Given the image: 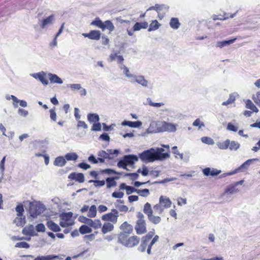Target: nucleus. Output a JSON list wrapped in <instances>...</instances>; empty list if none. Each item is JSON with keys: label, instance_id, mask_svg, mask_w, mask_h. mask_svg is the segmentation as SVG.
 I'll return each mask as SVG.
<instances>
[{"label": "nucleus", "instance_id": "nucleus-1", "mask_svg": "<svg viewBox=\"0 0 260 260\" xmlns=\"http://www.w3.org/2000/svg\"><path fill=\"white\" fill-rule=\"evenodd\" d=\"M162 146L167 149V152H164L166 150L163 148H152L140 153V159L143 162H149L155 160H162L169 157V146L162 145Z\"/></svg>", "mask_w": 260, "mask_h": 260}, {"label": "nucleus", "instance_id": "nucleus-2", "mask_svg": "<svg viewBox=\"0 0 260 260\" xmlns=\"http://www.w3.org/2000/svg\"><path fill=\"white\" fill-rule=\"evenodd\" d=\"M153 125H151L149 131L151 132H168L170 133L175 132L177 130V124L167 122L166 121H161L157 122V128L156 131H152L151 128Z\"/></svg>", "mask_w": 260, "mask_h": 260}, {"label": "nucleus", "instance_id": "nucleus-3", "mask_svg": "<svg viewBox=\"0 0 260 260\" xmlns=\"http://www.w3.org/2000/svg\"><path fill=\"white\" fill-rule=\"evenodd\" d=\"M45 206L40 203L30 204L29 213L31 217H37L45 210Z\"/></svg>", "mask_w": 260, "mask_h": 260}, {"label": "nucleus", "instance_id": "nucleus-4", "mask_svg": "<svg viewBox=\"0 0 260 260\" xmlns=\"http://www.w3.org/2000/svg\"><path fill=\"white\" fill-rule=\"evenodd\" d=\"M132 84L137 83L143 87H147L149 82L142 75H134L129 81Z\"/></svg>", "mask_w": 260, "mask_h": 260}, {"label": "nucleus", "instance_id": "nucleus-5", "mask_svg": "<svg viewBox=\"0 0 260 260\" xmlns=\"http://www.w3.org/2000/svg\"><path fill=\"white\" fill-rule=\"evenodd\" d=\"M259 159L252 158L247 160L243 164H242L240 167L236 169L237 173L244 171L248 169L249 167L253 162L255 161H259Z\"/></svg>", "mask_w": 260, "mask_h": 260}, {"label": "nucleus", "instance_id": "nucleus-6", "mask_svg": "<svg viewBox=\"0 0 260 260\" xmlns=\"http://www.w3.org/2000/svg\"><path fill=\"white\" fill-rule=\"evenodd\" d=\"M30 76L36 79H38L43 84L45 85L48 84L49 82L46 78V73L43 71L37 73L31 74Z\"/></svg>", "mask_w": 260, "mask_h": 260}, {"label": "nucleus", "instance_id": "nucleus-7", "mask_svg": "<svg viewBox=\"0 0 260 260\" xmlns=\"http://www.w3.org/2000/svg\"><path fill=\"white\" fill-rule=\"evenodd\" d=\"M135 230L138 234H143L146 232L145 220H137Z\"/></svg>", "mask_w": 260, "mask_h": 260}, {"label": "nucleus", "instance_id": "nucleus-8", "mask_svg": "<svg viewBox=\"0 0 260 260\" xmlns=\"http://www.w3.org/2000/svg\"><path fill=\"white\" fill-rule=\"evenodd\" d=\"M54 16L51 15L46 18L39 20V22L42 29H46L49 25L53 24Z\"/></svg>", "mask_w": 260, "mask_h": 260}, {"label": "nucleus", "instance_id": "nucleus-9", "mask_svg": "<svg viewBox=\"0 0 260 260\" xmlns=\"http://www.w3.org/2000/svg\"><path fill=\"white\" fill-rule=\"evenodd\" d=\"M140 241V238L136 236H134L127 238L126 242L125 243L124 246L126 247L132 248L137 246Z\"/></svg>", "mask_w": 260, "mask_h": 260}, {"label": "nucleus", "instance_id": "nucleus-10", "mask_svg": "<svg viewBox=\"0 0 260 260\" xmlns=\"http://www.w3.org/2000/svg\"><path fill=\"white\" fill-rule=\"evenodd\" d=\"M101 32L99 30H91L89 33H83L82 35L85 37L91 40H98L101 37Z\"/></svg>", "mask_w": 260, "mask_h": 260}, {"label": "nucleus", "instance_id": "nucleus-11", "mask_svg": "<svg viewBox=\"0 0 260 260\" xmlns=\"http://www.w3.org/2000/svg\"><path fill=\"white\" fill-rule=\"evenodd\" d=\"M68 178L72 180H75L76 181L79 183H83L84 182V174L81 173H71L69 176Z\"/></svg>", "mask_w": 260, "mask_h": 260}, {"label": "nucleus", "instance_id": "nucleus-12", "mask_svg": "<svg viewBox=\"0 0 260 260\" xmlns=\"http://www.w3.org/2000/svg\"><path fill=\"white\" fill-rule=\"evenodd\" d=\"M123 159L127 165H133L136 161L138 160V157L134 154H129L124 156Z\"/></svg>", "mask_w": 260, "mask_h": 260}, {"label": "nucleus", "instance_id": "nucleus-13", "mask_svg": "<svg viewBox=\"0 0 260 260\" xmlns=\"http://www.w3.org/2000/svg\"><path fill=\"white\" fill-rule=\"evenodd\" d=\"M237 38H234L232 39H230L229 40H224L222 41H217L216 43L215 47L217 48H222L225 46H229L231 44L234 43L236 40Z\"/></svg>", "mask_w": 260, "mask_h": 260}, {"label": "nucleus", "instance_id": "nucleus-14", "mask_svg": "<svg viewBox=\"0 0 260 260\" xmlns=\"http://www.w3.org/2000/svg\"><path fill=\"white\" fill-rule=\"evenodd\" d=\"M159 203L164 208H169L171 206L172 202L169 198L161 196L159 199Z\"/></svg>", "mask_w": 260, "mask_h": 260}, {"label": "nucleus", "instance_id": "nucleus-15", "mask_svg": "<svg viewBox=\"0 0 260 260\" xmlns=\"http://www.w3.org/2000/svg\"><path fill=\"white\" fill-rule=\"evenodd\" d=\"M142 125V122L140 121H131L124 120L121 123L122 126H128L132 128H137L141 126Z\"/></svg>", "mask_w": 260, "mask_h": 260}, {"label": "nucleus", "instance_id": "nucleus-16", "mask_svg": "<svg viewBox=\"0 0 260 260\" xmlns=\"http://www.w3.org/2000/svg\"><path fill=\"white\" fill-rule=\"evenodd\" d=\"M120 229L123 232L122 233H125L127 235L131 234L133 231L132 225L128 224L127 222H123L120 226Z\"/></svg>", "mask_w": 260, "mask_h": 260}, {"label": "nucleus", "instance_id": "nucleus-17", "mask_svg": "<svg viewBox=\"0 0 260 260\" xmlns=\"http://www.w3.org/2000/svg\"><path fill=\"white\" fill-rule=\"evenodd\" d=\"M203 172L204 175L205 176H209L211 175L212 176H217L221 173L220 170H218L216 169H212L211 170L210 168H206L203 169Z\"/></svg>", "mask_w": 260, "mask_h": 260}, {"label": "nucleus", "instance_id": "nucleus-18", "mask_svg": "<svg viewBox=\"0 0 260 260\" xmlns=\"http://www.w3.org/2000/svg\"><path fill=\"white\" fill-rule=\"evenodd\" d=\"M118 215L112 214V213H109L103 215L102 219L105 221H109L113 223H116L117 221Z\"/></svg>", "mask_w": 260, "mask_h": 260}, {"label": "nucleus", "instance_id": "nucleus-19", "mask_svg": "<svg viewBox=\"0 0 260 260\" xmlns=\"http://www.w3.org/2000/svg\"><path fill=\"white\" fill-rule=\"evenodd\" d=\"M22 233L23 234L28 236H34L36 235L35 228L32 224L24 227L22 230Z\"/></svg>", "mask_w": 260, "mask_h": 260}, {"label": "nucleus", "instance_id": "nucleus-20", "mask_svg": "<svg viewBox=\"0 0 260 260\" xmlns=\"http://www.w3.org/2000/svg\"><path fill=\"white\" fill-rule=\"evenodd\" d=\"M46 225L49 230L54 232H57L61 231L60 227L51 220L48 221L46 223Z\"/></svg>", "mask_w": 260, "mask_h": 260}, {"label": "nucleus", "instance_id": "nucleus-21", "mask_svg": "<svg viewBox=\"0 0 260 260\" xmlns=\"http://www.w3.org/2000/svg\"><path fill=\"white\" fill-rule=\"evenodd\" d=\"M148 26V22H136L134 25L133 29V31H139L141 29H146Z\"/></svg>", "mask_w": 260, "mask_h": 260}, {"label": "nucleus", "instance_id": "nucleus-22", "mask_svg": "<svg viewBox=\"0 0 260 260\" xmlns=\"http://www.w3.org/2000/svg\"><path fill=\"white\" fill-rule=\"evenodd\" d=\"M102 228V232L105 234L108 232H112L114 229V225L110 222H105Z\"/></svg>", "mask_w": 260, "mask_h": 260}, {"label": "nucleus", "instance_id": "nucleus-23", "mask_svg": "<svg viewBox=\"0 0 260 260\" xmlns=\"http://www.w3.org/2000/svg\"><path fill=\"white\" fill-rule=\"evenodd\" d=\"M48 76L49 78L50 82L52 83H58L61 84L63 83L62 79L56 74L49 73Z\"/></svg>", "mask_w": 260, "mask_h": 260}, {"label": "nucleus", "instance_id": "nucleus-24", "mask_svg": "<svg viewBox=\"0 0 260 260\" xmlns=\"http://www.w3.org/2000/svg\"><path fill=\"white\" fill-rule=\"evenodd\" d=\"M66 163H67L66 160L65 159L64 157H63V156L57 157L55 159V160L53 162V164L54 166L60 167H63L64 166H65Z\"/></svg>", "mask_w": 260, "mask_h": 260}, {"label": "nucleus", "instance_id": "nucleus-25", "mask_svg": "<svg viewBox=\"0 0 260 260\" xmlns=\"http://www.w3.org/2000/svg\"><path fill=\"white\" fill-rule=\"evenodd\" d=\"M88 225L95 229H98L102 227V223L99 219L92 220V219H89Z\"/></svg>", "mask_w": 260, "mask_h": 260}, {"label": "nucleus", "instance_id": "nucleus-26", "mask_svg": "<svg viewBox=\"0 0 260 260\" xmlns=\"http://www.w3.org/2000/svg\"><path fill=\"white\" fill-rule=\"evenodd\" d=\"M128 235L125 233H120L118 235V242L122 245H125L128 238Z\"/></svg>", "mask_w": 260, "mask_h": 260}, {"label": "nucleus", "instance_id": "nucleus-27", "mask_svg": "<svg viewBox=\"0 0 260 260\" xmlns=\"http://www.w3.org/2000/svg\"><path fill=\"white\" fill-rule=\"evenodd\" d=\"M114 28L115 27L111 21L106 20L103 23V27L102 28L103 30H104L106 29H107L110 31H112L114 30Z\"/></svg>", "mask_w": 260, "mask_h": 260}, {"label": "nucleus", "instance_id": "nucleus-28", "mask_svg": "<svg viewBox=\"0 0 260 260\" xmlns=\"http://www.w3.org/2000/svg\"><path fill=\"white\" fill-rule=\"evenodd\" d=\"M240 146V144L235 141H230L229 140V148L231 151L237 150Z\"/></svg>", "mask_w": 260, "mask_h": 260}, {"label": "nucleus", "instance_id": "nucleus-29", "mask_svg": "<svg viewBox=\"0 0 260 260\" xmlns=\"http://www.w3.org/2000/svg\"><path fill=\"white\" fill-rule=\"evenodd\" d=\"M87 119L90 122H96L100 120V117L99 115L95 113H90L87 115Z\"/></svg>", "mask_w": 260, "mask_h": 260}, {"label": "nucleus", "instance_id": "nucleus-30", "mask_svg": "<svg viewBox=\"0 0 260 260\" xmlns=\"http://www.w3.org/2000/svg\"><path fill=\"white\" fill-rule=\"evenodd\" d=\"M170 25L174 29H178L180 25L178 19L177 18H172L170 22Z\"/></svg>", "mask_w": 260, "mask_h": 260}, {"label": "nucleus", "instance_id": "nucleus-31", "mask_svg": "<svg viewBox=\"0 0 260 260\" xmlns=\"http://www.w3.org/2000/svg\"><path fill=\"white\" fill-rule=\"evenodd\" d=\"M239 191L238 188H236V186L233 184L231 186H229L226 187L224 193L228 194H234Z\"/></svg>", "mask_w": 260, "mask_h": 260}, {"label": "nucleus", "instance_id": "nucleus-32", "mask_svg": "<svg viewBox=\"0 0 260 260\" xmlns=\"http://www.w3.org/2000/svg\"><path fill=\"white\" fill-rule=\"evenodd\" d=\"M55 258H59V256L54 255H48L46 256H39L37 257L34 260H53Z\"/></svg>", "mask_w": 260, "mask_h": 260}, {"label": "nucleus", "instance_id": "nucleus-33", "mask_svg": "<svg viewBox=\"0 0 260 260\" xmlns=\"http://www.w3.org/2000/svg\"><path fill=\"white\" fill-rule=\"evenodd\" d=\"M246 107L247 109H249L251 110L252 111L255 112H257L258 111V109L256 107V106L253 104L250 100H246Z\"/></svg>", "mask_w": 260, "mask_h": 260}, {"label": "nucleus", "instance_id": "nucleus-34", "mask_svg": "<svg viewBox=\"0 0 260 260\" xmlns=\"http://www.w3.org/2000/svg\"><path fill=\"white\" fill-rule=\"evenodd\" d=\"M98 155L99 156L105 159H112L114 157V156H110V154L108 153L107 150L106 151L104 150H101L98 152Z\"/></svg>", "mask_w": 260, "mask_h": 260}, {"label": "nucleus", "instance_id": "nucleus-35", "mask_svg": "<svg viewBox=\"0 0 260 260\" xmlns=\"http://www.w3.org/2000/svg\"><path fill=\"white\" fill-rule=\"evenodd\" d=\"M148 219L151 222L155 224L159 223L161 221V218L159 216H155L153 215V213L148 216Z\"/></svg>", "mask_w": 260, "mask_h": 260}, {"label": "nucleus", "instance_id": "nucleus-36", "mask_svg": "<svg viewBox=\"0 0 260 260\" xmlns=\"http://www.w3.org/2000/svg\"><path fill=\"white\" fill-rule=\"evenodd\" d=\"M92 231V229L86 225H82L79 228V232L82 235L90 233Z\"/></svg>", "mask_w": 260, "mask_h": 260}, {"label": "nucleus", "instance_id": "nucleus-37", "mask_svg": "<svg viewBox=\"0 0 260 260\" xmlns=\"http://www.w3.org/2000/svg\"><path fill=\"white\" fill-rule=\"evenodd\" d=\"M64 158L68 161L76 160L78 155L76 153H68L64 155Z\"/></svg>", "mask_w": 260, "mask_h": 260}, {"label": "nucleus", "instance_id": "nucleus-38", "mask_svg": "<svg viewBox=\"0 0 260 260\" xmlns=\"http://www.w3.org/2000/svg\"><path fill=\"white\" fill-rule=\"evenodd\" d=\"M143 211L145 214L149 216L153 213L151 206L150 203H146L144 207Z\"/></svg>", "mask_w": 260, "mask_h": 260}, {"label": "nucleus", "instance_id": "nucleus-39", "mask_svg": "<svg viewBox=\"0 0 260 260\" xmlns=\"http://www.w3.org/2000/svg\"><path fill=\"white\" fill-rule=\"evenodd\" d=\"M238 124L233 123V122H229L227 125L226 129L229 131L237 132L238 130Z\"/></svg>", "mask_w": 260, "mask_h": 260}, {"label": "nucleus", "instance_id": "nucleus-40", "mask_svg": "<svg viewBox=\"0 0 260 260\" xmlns=\"http://www.w3.org/2000/svg\"><path fill=\"white\" fill-rule=\"evenodd\" d=\"M153 209L155 214H161L165 208L160 204L158 203L154 205Z\"/></svg>", "mask_w": 260, "mask_h": 260}, {"label": "nucleus", "instance_id": "nucleus-41", "mask_svg": "<svg viewBox=\"0 0 260 260\" xmlns=\"http://www.w3.org/2000/svg\"><path fill=\"white\" fill-rule=\"evenodd\" d=\"M160 25V24L158 22V21L157 20H153L150 23L148 30L149 31L155 30L159 28Z\"/></svg>", "mask_w": 260, "mask_h": 260}, {"label": "nucleus", "instance_id": "nucleus-42", "mask_svg": "<svg viewBox=\"0 0 260 260\" xmlns=\"http://www.w3.org/2000/svg\"><path fill=\"white\" fill-rule=\"evenodd\" d=\"M159 10L157 12L158 14L159 15L161 14V17H163L164 15L168 11L169 7L165 5H159Z\"/></svg>", "mask_w": 260, "mask_h": 260}, {"label": "nucleus", "instance_id": "nucleus-43", "mask_svg": "<svg viewBox=\"0 0 260 260\" xmlns=\"http://www.w3.org/2000/svg\"><path fill=\"white\" fill-rule=\"evenodd\" d=\"M14 222L18 226H22L25 223V217L22 216H18L15 219Z\"/></svg>", "mask_w": 260, "mask_h": 260}, {"label": "nucleus", "instance_id": "nucleus-44", "mask_svg": "<svg viewBox=\"0 0 260 260\" xmlns=\"http://www.w3.org/2000/svg\"><path fill=\"white\" fill-rule=\"evenodd\" d=\"M107 187L110 188L116 185V182L113 178L108 177L106 179Z\"/></svg>", "mask_w": 260, "mask_h": 260}, {"label": "nucleus", "instance_id": "nucleus-45", "mask_svg": "<svg viewBox=\"0 0 260 260\" xmlns=\"http://www.w3.org/2000/svg\"><path fill=\"white\" fill-rule=\"evenodd\" d=\"M154 235V230H153V231L149 232L145 237H143L142 239V241H144V242L148 243L153 237Z\"/></svg>", "mask_w": 260, "mask_h": 260}, {"label": "nucleus", "instance_id": "nucleus-46", "mask_svg": "<svg viewBox=\"0 0 260 260\" xmlns=\"http://www.w3.org/2000/svg\"><path fill=\"white\" fill-rule=\"evenodd\" d=\"M96 215V207L95 205H92L89 210L87 215L89 217H94Z\"/></svg>", "mask_w": 260, "mask_h": 260}, {"label": "nucleus", "instance_id": "nucleus-47", "mask_svg": "<svg viewBox=\"0 0 260 260\" xmlns=\"http://www.w3.org/2000/svg\"><path fill=\"white\" fill-rule=\"evenodd\" d=\"M103 22L99 18H96L91 23V25H95L99 28H100L102 29L103 27Z\"/></svg>", "mask_w": 260, "mask_h": 260}, {"label": "nucleus", "instance_id": "nucleus-48", "mask_svg": "<svg viewBox=\"0 0 260 260\" xmlns=\"http://www.w3.org/2000/svg\"><path fill=\"white\" fill-rule=\"evenodd\" d=\"M15 210L17 213V215L18 216H22L24 211L23 205L21 204L18 205L15 208Z\"/></svg>", "mask_w": 260, "mask_h": 260}, {"label": "nucleus", "instance_id": "nucleus-49", "mask_svg": "<svg viewBox=\"0 0 260 260\" xmlns=\"http://www.w3.org/2000/svg\"><path fill=\"white\" fill-rule=\"evenodd\" d=\"M236 96L234 94H231L229 96L228 100L222 103V105L226 106L232 104L235 101Z\"/></svg>", "mask_w": 260, "mask_h": 260}, {"label": "nucleus", "instance_id": "nucleus-50", "mask_svg": "<svg viewBox=\"0 0 260 260\" xmlns=\"http://www.w3.org/2000/svg\"><path fill=\"white\" fill-rule=\"evenodd\" d=\"M140 196L146 197L150 194V191L148 189H138L137 192Z\"/></svg>", "mask_w": 260, "mask_h": 260}, {"label": "nucleus", "instance_id": "nucleus-51", "mask_svg": "<svg viewBox=\"0 0 260 260\" xmlns=\"http://www.w3.org/2000/svg\"><path fill=\"white\" fill-rule=\"evenodd\" d=\"M229 139H227L224 142L218 144V146L219 149L225 150L229 148Z\"/></svg>", "mask_w": 260, "mask_h": 260}, {"label": "nucleus", "instance_id": "nucleus-52", "mask_svg": "<svg viewBox=\"0 0 260 260\" xmlns=\"http://www.w3.org/2000/svg\"><path fill=\"white\" fill-rule=\"evenodd\" d=\"M202 142L208 145H213L214 142L212 139L207 137H203L201 138Z\"/></svg>", "mask_w": 260, "mask_h": 260}, {"label": "nucleus", "instance_id": "nucleus-53", "mask_svg": "<svg viewBox=\"0 0 260 260\" xmlns=\"http://www.w3.org/2000/svg\"><path fill=\"white\" fill-rule=\"evenodd\" d=\"M147 102H148V104L151 106L155 107H160L161 106L164 105V104L162 103H153L152 102L150 98H147Z\"/></svg>", "mask_w": 260, "mask_h": 260}, {"label": "nucleus", "instance_id": "nucleus-54", "mask_svg": "<svg viewBox=\"0 0 260 260\" xmlns=\"http://www.w3.org/2000/svg\"><path fill=\"white\" fill-rule=\"evenodd\" d=\"M15 247L22 248H28L29 245L25 242H18L15 245Z\"/></svg>", "mask_w": 260, "mask_h": 260}, {"label": "nucleus", "instance_id": "nucleus-55", "mask_svg": "<svg viewBox=\"0 0 260 260\" xmlns=\"http://www.w3.org/2000/svg\"><path fill=\"white\" fill-rule=\"evenodd\" d=\"M73 213L71 212H68L62 214L61 215V219L66 221H68L72 217Z\"/></svg>", "mask_w": 260, "mask_h": 260}, {"label": "nucleus", "instance_id": "nucleus-56", "mask_svg": "<svg viewBox=\"0 0 260 260\" xmlns=\"http://www.w3.org/2000/svg\"><path fill=\"white\" fill-rule=\"evenodd\" d=\"M123 73L124 74L125 77L129 79V81L134 75L130 73L129 69L127 67L124 68L123 70Z\"/></svg>", "mask_w": 260, "mask_h": 260}, {"label": "nucleus", "instance_id": "nucleus-57", "mask_svg": "<svg viewBox=\"0 0 260 260\" xmlns=\"http://www.w3.org/2000/svg\"><path fill=\"white\" fill-rule=\"evenodd\" d=\"M115 207L120 212H126L128 210V208L126 206H125V205H121L116 204H115Z\"/></svg>", "mask_w": 260, "mask_h": 260}, {"label": "nucleus", "instance_id": "nucleus-58", "mask_svg": "<svg viewBox=\"0 0 260 260\" xmlns=\"http://www.w3.org/2000/svg\"><path fill=\"white\" fill-rule=\"evenodd\" d=\"M254 102L259 106H260V91L257 92L255 95L253 96Z\"/></svg>", "mask_w": 260, "mask_h": 260}, {"label": "nucleus", "instance_id": "nucleus-59", "mask_svg": "<svg viewBox=\"0 0 260 260\" xmlns=\"http://www.w3.org/2000/svg\"><path fill=\"white\" fill-rule=\"evenodd\" d=\"M192 125L194 126H199L200 128L205 126L204 123L203 122L201 121V120L199 118L194 120V121L192 123Z\"/></svg>", "mask_w": 260, "mask_h": 260}, {"label": "nucleus", "instance_id": "nucleus-60", "mask_svg": "<svg viewBox=\"0 0 260 260\" xmlns=\"http://www.w3.org/2000/svg\"><path fill=\"white\" fill-rule=\"evenodd\" d=\"M55 108H54L51 109L49 110V112L50 114V118L51 120H52L54 121H56V114L55 111Z\"/></svg>", "mask_w": 260, "mask_h": 260}, {"label": "nucleus", "instance_id": "nucleus-61", "mask_svg": "<svg viewBox=\"0 0 260 260\" xmlns=\"http://www.w3.org/2000/svg\"><path fill=\"white\" fill-rule=\"evenodd\" d=\"M45 226L43 223L38 224L36 226V229L38 232H44L45 231Z\"/></svg>", "mask_w": 260, "mask_h": 260}, {"label": "nucleus", "instance_id": "nucleus-62", "mask_svg": "<svg viewBox=\"0 0 260 260\" xmlns=\"http://www.w3.org/2000/svg\"><path fill=\"white\" fill-rule=\"evenodd\" d=\"M91 130L92 131H100L101 130V124L99 122L93 123Z\"/></svg>", "mask_w": 260, "mask_h": 260}, {"label": "nucleus", "instance_id": "nucleus-63", "mask_svg": "<svg viewBox=\"0 0 260 260\" xmlns=\"http://www.w3.org/2000/svg\"><path fill=\"white\" fill-rule=\"evenodd\" d=\"M124 193L122 192L114 191L112 193V197L114 198L121 199L123 197Z\"/></svg>", "mask_w": 260, "mask_h": 260}, {"label": "nucleus", "instance_id": "nucleus-64", "mask_svg": "<svg viewBox=\"0 0 260 260\" xmlns=\"http://www.w3.org/2000/svg\"><path fill=\"white\" fill-rule=\"evenodd\" d=\"M117 166L119 168H123L125 170H128V169L127 168V165L126 164V162L123 159V160H120L117 163Z\"/></svg>", "mask_w": 260, "mask_h": 260}]
</instances>
